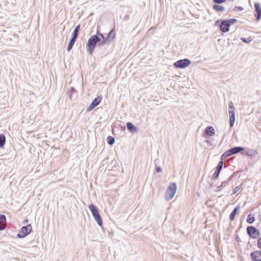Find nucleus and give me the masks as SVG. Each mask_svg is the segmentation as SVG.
I'll return each instance as SVG.
<instances>
[{
  "mask_svg": "<svg viewBox=\"0 0 261 261\" xmlns=\"http://www.w3.org/2000/svg\"><path fill=\"white\" fill-rule=\"evenodd\" d=\"M107 44L105 36L100 33L97 32L96 35H92L88 40L86 48L88 53L92 55L96 46H100Z\"/></svg>",
  "mask_w": 261,
  "mask_h": 261,
  "instance_id": "nucleus-1",
  "label": "nucleus"
},
{
  "mask_svg": "<svg viewBox=\"0 0 261 261\" xmlns=\"http://www.w3.org/2000/svg\"><path fill=\"white\" fill-rule=\"evenodd\" d=\"M238 20L236 18L228 19H219L215 22V25L218 26L222 33H226L229 31L230 27L236 23Z\"/></svg>",
  "mask_w": 261,
  "mask_h": 261,
  "instance_id": "nucleus-2",
  "label": "nucleus"
},
{
  "mask_svg": "<svg viewBox=\"0 0 261 261\" xmlns=\"http://www.w3.org/2000/svg\"><path fill=\"white\" fill-rule=\"evenodd\" d=\"M89 208L97 224L100 226H102L103 222L99 213L98 209L92 203L89 205Z\"/></svg>",
  "mask_w": 261,
  "mask_h": 261,
  "instance_id": "nucleus-3",
  "label": "nucleus"
},
{
  "mask_svg": "<svg viewBox=\"0 0 261 261\" xmlns=\"http://www.w3.org/2000/svg\"><path fill=\"white\" fill-rule=\"evenodd\" d=\"M176 183H171L165 193V199L167 200H170L172 199L176 192Z\"/></svg>",
  "mask_w": 261,
  "mask_h": 261,
  "instance_id": "nucleus-4",
  "label": "nucleus"
},
{
  "mask_svg": "<svg viewBox=\"0 0 261 261\" xmlns=\"http://www.w3.org/2000/svg\"><path fill=\"white\" fill-rule=\"evenodd\" d=\"M228 112L229 115V125L232 127L234 125L236 120L234 108L232 101H230L229 103Z\"/></svg>",
  "mask_w": 261,
  "mask_h": 261,
  "instance_id": "nucleus-5",
  "label": "nucleus"
},
{
  "mask_svg": "<svg viewBox=\"0 0 261 261\" xmlns=\"http://www.w3.org/2000/svg\"><path fill=\"white\" fill-rule=\"evenodd\" d=\"M32 227L31 224L21 227L17 236L18 238H23L29 234L32 231Z\"/></svg>",
  "mask_w": 261,
  "mask_h": 261,
  "instance_id": "nucleus-6",
  "label": "nucleus"
},
{
  "mask_svg": "<svg viewBox=\"0 0 261 261\" xmlns=\"http://www.w3.org/2000/svg\"><path fill=\"white\" fill-rule=\"evenodd\" d=\"M246 231L247 234L252 239H256L260 236L259 230L253 226H248Z\"/></svg>",
  "mask_w": 261,
  "mask_h": 261,
  "instance_id": "nucleus-7",
  "label": "nucleus"
},
{
  "mask_svg": "<svg viewBox=\"0 0 261 261\" xmlns=\"http://www.w3.org/2000/svg\"><path fill=\"white\" fill-rule=\"evenodd\" d=\"M191 64V61L188 59L178 60L174 63V66L176 68H185Z\"/></svg>",
  "mask_w": 261,
  "mask_h": 261,
  "instance_id": "nucleus-8",
  "label": "nucleus"
},
{
  "mask_svg": "<svg viewBox=\"0 0 261 261\" xmlns=\"http://www.w3.org/2000/svg\"><path fill=\"white\" fill-rule=\"evenodd\" d=\"M102 99V96H98L96 98H95L90 105V106L87 108V112H90L92 111L94 108L97 107Z\"/></svg>",
  "mask_w": 261,
  "mask_h": 261,
  "instance_id": "nucleus-9",
  "label": "nucleus"
},
{
  "mask_svg": "<svg viewBox=\"0 0 261 261\" xmlns=\"http://www.w3.org/2000/svg\"><path fill=\"white\" fill-rule=\"evenodd\" d=\"M232 151H233V154H237L239 152H241L242 154L244 155H247L248 156H252L253 154H249V153L246 152L244 151V147H241V146H236L234 147L231 148Z\"/></svg>",
  "mask_w": 261,
  "mask_h": 261,
  "instance_id": "nucleus-10",
  "label": "nucleus"
},
{
  "mask_svg": "<svg viewBox=\"0 0 261 261\" xmlns=\"http://www.w3.org/2000/svg\"><path fill=\"white\" fill-rule=\"evenodd\" d=\"M250 257L253 261H261V250L252 251Z\"/></svg>",
  "mask_w": 261,
  "mask_h": 261,
  "instance_id": "nucleus-11",
  "label": "nucleus"
},
{
  "mask_svg": "<svg viewBox=\"0 0 261 261\" xmlns=\"http://www.w3.org/2000/svg\"><path fill=\"white\" fill-rule=\"evenodd\" d=\"M116 34L115 32V28H113L107 34V37H105L106 43L109 44L115 38Z\"/></svg>",
  "mask_w": 261,
  "mask_h": 261,
  "instance_id": "nucleus-12",
  "label": "nucleus"
},
{
  "mask_svg": "<svg viewBox=\"0 0 261 261\" xmlns=\"http://www.w3.org/2000/svg\"><path fill=\"white\" fill-rule=\"evenodd\" d=\"M254 9L256 19L257 21H259L261 19V7L258 3H255L254 4Z\"/></svg>",
  "mask_w": 261,
  "mask_h": 261,
  "instance_id": "nucleus-13",
  "label": "nucleus"
},
{
  "mask_svg": "<svg viewBox=\"0 0 261 261\" xmlns=\"http://www.w3.org/2000/svg\"><path fill=\"white\" fill-rule=\"evenodd\" d=\"M6 217L4 214L0 215V231L4 230L6 228Z\"/></svg>",
  "mask_w": 261,
  "mask_h": 261,
  "instance_id": "nucleus-14",
  "label": "nucleus"
},
{
  "mask_svg": "<svg viewBox=\"0 0 261 261\" xmlns=\"http://www.w3.org/2000/svg\"><path fill=\"white\" fill-rule=\"evenodd\" d=\"M204 136H213L215 134V130L214 127L212 126H208L206 127L204 130Z\"/></svg>",
  "mask_w": 261,
  "mask_h": 261,
  "instance_id": "nucleus-15",
  "label": "nucleus"
},
{
  "mask_svg": "<svg viewBox=\"0 0 261 261\" xmlns=\"http://www.w3.org/2000/svg\"><path fill=\"white\" fill-rule=\"evenodd\" d=\"M126 126L128 130L132 133H134L138 132L137 127L130 122H127Z\"/></svg>",
  "mask_w": 261,
  "mask_h": 261,
  "instance_id": "nucleus-16",
  "label": "nucleus"
},
{
  "mask_svg": "<svg viewBox=\"0 0 261 261\" xmlns=\"http://www.w3.org/2000/svg\"><path fill=\"white\" fill-rule=\"evenodd\" d=\"M240 208V207L239 205H237L234 208V209L232 210V211L231 212L229 215V219L230 221H232L234 220L237 214L238 213Z\"/></svg>",
  "mask_w": 261,
  "mask_h": 261,
  "instance_id": "nucleus-17",
  "label": "nucleus"
},
{
  "mask_svg": "<svg viewBox=\"0 0 261 261\" xmlns=\"http://www.w3.org/2000/svg\"><path fill=\"white\" fill-rule=\"evenodd\" d=\"M80 24L76 25L72 33L71 34V36H72L71 38L75 39H77L78 35H79V32L80 31Z\"/></svg>",
  "mask_w": 261,
  "mask_h": 261,
  "instance_id": "nucleus-18",
  "label": "nucleus"
},
{
  "mask_svg": "<svg viewBox=\"0 0 261 261\" xmlns=\"http://www.w3.org/2000/svg\"><path fill=\"white\" fill-rule=\"evenodd\" d=\"M232 148H230L228 150H227V151H226L222 155H221V159L222 160H224L225 158H226L227 157L229 156H230L231 155H233V151H232Z\"/></svg>",
  "mask_w": 261,
  "mask_h": 261,
  "instance_id": "nucleus-19",
  "label": "nucleus"
},
{
  "mask_svg": "<svg viewBox=\"0 0 261 261\" xmlns=\"http://www.w3.org/2000/svg\"><path fill=\"white\" fill-rule=\"evenodd\" d=\"M213 9L216 12H223L225 11V8L219 4H216L213 6Z\"/></svg>",
  "mask_w": 261,
  "mask_h": 261,
  "instance_id": "nucleus-20",
  "label": "nucleus"
},
{
  "mask_svg": "<svg viewBox=\"0 0 261 261\" xmlns=\"http://www.w3.org/2000/svg\"><path fill=\"white\" fill-rule=\"evenodd\" d=\"M76 40V39L72 38H71L70 39V40H69V41L68 42L67 47V50L68 51H70L71 50Z\"/></svg>",
  "mask_w": 261,
  "mask_h": 261,
  "instance_id": "nucleus-21",
  "label": "nucleus"
},
{
  "mask_svg": "<svg viewBox=\"0 0 261 261\" xmlns=\"http://www.w3.org/2000/svg\"><path fill=\"white\" fill-rule=\"evenodd\" d=\"M6 137L4 134H1L0 135V148H3L5 144Z\"/></svg>",
  "mask_w": 261,
  "mask_h": 261,
  "instance_id": "nucleus-22",
  "label": "nucleus"
},
{
  "mask_svg": "<svg viewBox=\"0 0 261 261\" xmlns=\"http://www.w3.org/2000/svg\"><path fill=\"white\" fill-rule=\"evenodd\" d=\"M255 221V219L254 216V215H252V214H250L249 215H248L247 219H246V221L248 223L252 224Z\"/></svg>",
  "mask_w": 261,
  "mask_h": 261,
  "instance_id": "nucleus-23",
  "label": "nucleus"
},
{
  "mask_svg": "<svg viewBox=\"0 0 261 261\" xmlns=\"http://www.w3.org/2000/svg\"><path fill=\"white\" fill-rule=\"evenodd\" d=\"M115 138L111 136H109L107 138V143L110 145H113L115 143Z\"/></svg>",
  "mask_w": 261,
  "mask_h": 261,
  "instance_id": "nucleus-24",
  "label": "nucleus"
},
{
  "mask_svg": "<svg viewBox=\"0 0 261 261\" xmlns=\"http://www.w3.org/2000/svg\"><path fill=\"white\" fill-rule=\"evenodd\" d=\"M240 40L244 43H248L251 42L252 40V39L251 37H248V38L241 37V38H240Z\"/></svg>",
  "mask_w": 261,
  "mask_h": 261,
  "instance_id": "nucleus-25",
  "label": "nucleus"
},
{
  "mask_svg": "<svg viewBox=\"0 0 261 261\" xmlns=\"http://www.w3.org/2000/svg\"><path fill=\"white\" fill-rule=\"evenodd\" d=\"M75 92H76V91L75 88L72 87H70V88L69 90V92H68L69 96L70 99H71V97H72V95Z\"/></svg>",
  "mask_w": 261,
  "mask_h": 261,
  "instance_id": "nucleus-26",
  "label": "nucleus"
},
{
  "mask_svg": "<svg viewBox=\"0 0 261 261\" xmlns=\"http://www.w3.org/2000/svg\"><path fill=\"white\" fill-rule=\"evenodd\" d=\"M228 184V181H224L222 182L221 185L217 188V191L219 192L220 191L223 187H224L226 186V185Z\"/></svg>",
  "mask_w": 261,
  "mask_h": 261,
  "instance_id": "nucleus-27",
  "label": "nucleus"
},
{
  "mask_svg": "<svg viewBox=\"0 0 261 261\" xmlns=\"http://www.w3.org/2000/svg\"><path fill=\"white\" fill-rule=\"evenodd\" d=\"M223 160H221V161H220L217 165L216 169L219 170V171H221L222 168H223Z\"/></svg>",
  "mask_w": 261,
  "mask_h": 261,
  "instance_id": "nucleus-28",
  "label": "nucleus"
},
{
  "mask_svg": "<svg viewBox=\"0 0 261 261\" xmlns=\"http://www.w3.org/2000/svg\"><path fill=\"white\" fill-rule=\"evenodd\" d=\"M220 172H221V171H219V170H218V169H215V171L213 175V179L217 178L219 176V175Z\"/></svg>",
  "mask_w": 261,
  "mask_h": 261,
  "instance_id": "nucleus-29",
  "label": "nucleus"
},
{
  "mask_svg": "<svg viewBox=\"0 0 261 261\" xmlns=\"http://www.w3.org/2000/svg\"><path fill=\"white\" fill-rule=\"evenodd\" d=\"M244 10V8L242 7H241V6H236L233 10L234 11H243Z\"/></svg>",
  "mask_w": 261,
  "mask_h": 261,
  "instance_id": "nucleus-30",
  "label": "nucleus"
},
{
  "mask_svg": "<svg viewBox=\"0 0 261 261\" xmlns=\"http://www.w3.org/2000/svg\"><path fill=\"white\" fill-rule=\"evenodd\" d=\"M240 186L236 187L233 191L231 195H232L236 194L238 192V191L240 190Z\"/></svg>",
  "mask_w": 261,
  "mask_h": 261,
  "instance_id": "nucleus-31",
  "label": "nucleus"
},
{
  "mask_svg": "<svg viewBox=\"0 0 261 261\" xmlns=\"http://www.w3.org/2000/svg\"><path fill=\"white\" fill-rule=\"evenodd\" d=\"M257 246L258 248L261 250V237H259L257 240Z\"/></svg>",
  "mask_w": 261,
  "mask_h": 261,
  "instance_id": "nucleus-32",
  "label": "nucleus"
},
{
  "mask_svg": "<svg viewBox=\"0 0 261 261\" xmlns=\"http://www.w3.org/2000/svg\"><path fill=\"white\" fill-rule=\"evenodd\" d=\"M155 171L156 172H161L162 171V169L161 166H156Z\"/></svg>",
  "mask_w": 261,
  "mask_h": 261,
  "instance_id": "nucleus-33",
  "label": "nucleus"
},
{
  "mask_svg": "<svg viewBox=\"0 0 261 261\" xmlns=\"http://www.w3.org/2000/svg\"><path fill=\"white\" fill-rule=\"evenodd\" d=\"M232 177H233V175H231L226 181H228V183L232 180Z\"/></svg>",
  "mask_w": 261,
  "mask_h": 261,
  "instance_id": "nucleus-34",
  "label": "nucleus"
},
{
  "mask_svg": "<svg viewBox=\"0 0 261 261\" xmlns=\"http://www.w3.org/2000/svg\"><path fill=\"white\" fill-rule=\"evenodd\" d=\"M28 222V219H27V220H25L24 221V223H27V222Z\"/></svg>",
  "mask_w": 261,
  "mask_h": 261,
  "instance_id": "nucleus-35",
  "label": "nucleus"
},
{
  "mask_svg": "<svg viewBox=\"0 0 261 261\" xmlns=\"http://www.w3.org/2000/svg\"><path fill=\"white\" fill-rule=\"evenodd\" d=\"M123 129H124V130H125V127H123Z\"/></svg>",
  "mask_w": 261,
  "mask_h": 261,
  "instance_id": "nucleus-36",
  "label": "nucleus"
}]
</instances>
